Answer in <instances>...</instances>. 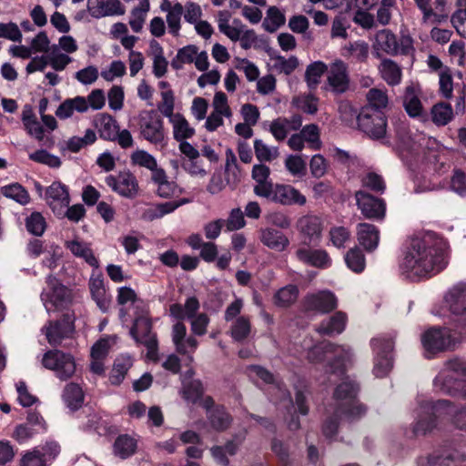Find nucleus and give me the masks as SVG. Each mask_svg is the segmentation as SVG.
<instances>
[{"label": "nucleus", "mask_w": 466, "mask_h": 466, "mask_svg": "<svg viewBox=\"0 0 466 466\" xmlns=\"http://www.w3.org/2000/svg\"><path fill=\"white\" fill-rule=\"evenodd\" d=\"M445 252V241L432 231L411 238L400 262V276L417 282L440 273L447 266Z\"/></svg>", "instance_id": "f257e3e1"}, {"label": "nucleus", "mask_w": 466, "mask_h": 466, "mask_svg": "<svg viewBox=\"0 0 466 466\" xmlns=\"http://www.w3.org/2000/svg\"><path fill=\"white\" fill-rule=\"evenodd\" d=\"M339 349L335 343L329 340H323L315 344L308 352V358L310 362L322 363L329 359V356L335 354Z\"/></svg>", "instance_id": "2f4dec72"}, {"label": "nucleus", "mask_w": 466, "mask_h": 466, "mask_svg": "<svg viewBox=\"0 0 466 466\" xmlns=\"http://www.w3.org/2000/svg\"><path fill=\"white\" fill-rule=\"evenodd\" d=\"M312 245H299L295 251L296 258L302 264L319 269H325L331 266L332 259L327 250L313 248Z\"/></svg>", "instance_id": "2eb2a0df"}, {"label": "nucleus", "mask_w": 466, "mask_h": 466, "mask_svg": "<svg viewBox=\"0 0 466 466\" xmlns=\"http://www.w3.org/2000/svg\"><path fill=\"white\" fill-rule=\"evenodd\" d=\"M357 123L359 129L372 139L384 137L387 130V117L384 112H376L370 107H361Z\"/></svg>", "instance_id": "9b49d317"}, {"label": "nucleus", "mask_w": 466, "mask_h": 466, "mask_svg": "<svg viewBox=\"0 0 466 466\" xmlns=\"http://www.w3.org/2000/svg\"><path fill=\"white\" fill-rule=\"evenodd\" d=\"M96 140V132L92 129H86L84 137H72L66 142V148L72 153L79 152L83 147L92 145Z\"/></svg>", "instance_id": "37998d69"}, {"label": "nucleus", "mask_w": 466, "mask_h": 466, "mask_svg": "<svg viewBox=\"0 0 466 466\" xmlns=\"http://www.w3.org/2000/svg\"><path fill=\"white\" fill-rule=\"evenodd\" d=\"M421 345L426 359H433L439 353L451 350L456 343L449 328L433 326L421 334Z\"/></svg>", "instance_id": "0eeeda50"}, {"label": "nucleus", "mask_w": 466, "mask_h": 466, "mask_svg": "<svg viewBox=\"0 0 466 466\" xmlns=\"http://www.w3.org/2000/svg\"><path fill=\"white\" fill-rule=\"evenodd\" d=\"M299 233L304 237L299 245L318 246L322 235L321 219L317 216H306L299 221Z\"/></svg>", "instance_id": "6ab92c4d"}, {"label": "nucleus", "mask_w": 466, "mask_h": 466, "mask_svg": "<svg viewBox=\"0 0 466 466\" xmlns=\"http://www.w3.org/2000/svg\"><path fill=\"white\" fill-rule=\"evenodd\" d=\"M450 373H440L434 379V386L448 395L466 399V380L458 376H466V361L461 359L447 362Z\"/></svg>", "instance_id": "7ed1b4c3"}, {"label": "nucleus", "mask_w": 466, "mask_h": 466, "mask_svg": "<svg viewBox=\"0 0 466 466\" xmlns=\"http://www.w3.org/2000/svg\"><path fill=\"white\" fill-rule=\"evenodd\" d=\"M46 288L41 293V299L47 311L66 309L72 305L73 291L60 279L50 274L46 278Z\"/></svg>", "instance_id": "39448f33"}, {"label": "nucleus", "mask_w": 466, "mask_h": 466, "mask_svg": "<svg viewBox=\"0 0 466 466\" xmlns=\"http://www.w3.org/2000/svg\"><path fill=\"white\" fill-rule=\"evenodd\" d=\"M360 390V384L347 377L335 388L333 398L340 402H352L358 400Z\"/></svg>", "instance_id": "c756f323"}, {"label": "nucleus", "mask_w": 466, "mask_h": 466, "mask_svg": "<svg viewBox=\"0 0 466 466\" xmlns=\"http://www.w3.org/2000/svg\"><path fill=\"white\" fill-rule=\"evenodd\" d=\"M333 357L328 362V370L331 374L344 375L346 372V358L344 353L332 354Z\"/></svg>", "instance_id": "69168bd1"}, {"label": "nucleus", "mask_w": 466, "mask_h": 466, "mask_svg": "<svg viewBox=\"0 0 466 466\" xmlns=\"http://www.w3.org/2000/svg\"><path fill=\"white\" fill-rule=\"evenodd\" d=\"M450 189L461 197H466V172L454 168L450 181Z\"/></svg>", "instance_id": "3c124183"}, {"label": "nucleus", "mask_w": 466, "mask_h": 466, "mask_svg": "<svg viewBox=\"0 0 466 466\" xmlns=\"http://www.w3.org/2000/svg\"><path fill=\"white\" fill-rule=\"evenodd\" d=\"M328 84L332 91L342 94L350 88L348 66L342 60H336L330 65L328 74Z\"/></svg>", "instance_id": "aec40b11"}, {"label": "nucleus", "mask_w": 466, "mask_h": 466, "mask_svg": "<svg viewBox=\"0 0 466 466\" xmlns=\"http://www.w3.org/2000/svg\"><path fill=\"white\" fill-rule=\"evenodd\" d=\"M348 317L342 311H337L332 316L320 321L316 331L323 336L341 334L347 324Z\"/></svg>", "instance_id": "b1692460"}, {"label": "nucleus", "mask_w": 466, "mask_h": 466, "mask_svg": "<svg viewBox=\"0 0 466 466\" xmlns=\"http://www.w3.org/2000/svg\"><path fill=\"white\" fill-rule=\"evenodd\" d=\"M345 263L347 267L355 273H361L366 267V258L362 250L358 248H350L345 257Z\"/></svg>", "instance_id": "ea45409f"}, {"label": "nucleus", "mask_w": 466, "mask_h": 466, "mask_svg": "<svg viewBox=\"0 0 466 466\" xmlns=\"http://www.w3.org/2000/svg\"><path fill=\"white\" fill-rule=\"evenodd\" d=\"M452 315L455 330L460 335H466V283H459L451 288L445 296Z\"/></svg>", "instance_id": "1a4fd4ad"}, {"label": "nucleus", "mask_w": 466, "mask_h": 466, "mask_svg": "<svg viewBox=\"0 0 466 466\" xmlns=\"http://www.w3.org/2000/svg\"><path fill=\"white\" fill-rule=\"evenodd\" d=\"M25 224L28 233L35 237L43 236L47 228L45 217L38 211H33L26 217Z\"/></svg>", "instance_id": "79ce46f5"}, {"label": "nucleus", "mask_w": 466, "mask_h": 466, "mask_svg": "<svg viewBox=\"0 0 466 466\" xmlns=\"http://www.w3.org/2000/svg\"><path fill=\"white\" fill-rule=\"evenodd\" d=\"M367 101L368 104L363 107H370L376 112H383L388 105V96L383 91L371 88L367 94Z\"/></svg>", "instance_id": "c03bdc74"}, {"label": "nucleus", "mask_w": 466, "mask_h": 466, "mask_svg": "<svg viewBox=\"0 0 466 466\" xmlns=\"http://www.w3.org/2000/svg\"><path fill=\"white\" fill-rule=\"evenodd\" d=\"M355 198L362 215L367 218L380 219L384 217L386 204L383 199L376 198L363 190L355 193Z\"/></svg>", "instance_id": "f3484780"}, {"label": "nucleus", "mask_w": 466, "mask_h": 466, "mask_svg": "<svg viewBox=\"0 0 466 466\" xmlns=\"http://www.w3.org/2000/svg\"><path fill=\"white\" fill-rule=\"evenodd\" d=\"M225 226L228 231H236L246 226L244 214L240 208H233L228 219L225 221Z\"/></svg>", "instance_id": "052dcab7"}, {"label": "nucleus", "mask_w": 466, "mask_h": 466, "mask_svg": "<svg viewBox=\"0 0 466 466\" xmlns=\"http://www.w3.org/2000/svg\"><path fill=\"white\" fill-rule=\"evenodd\" d=\"M130 365L123 360H116L109 374V381L112 385L118 386L124 380Z\"/></svg>", "instance_id": "864d4df0"}, {"label": "nucleus", "mask_w": 466, "mask_h": 466, "mask_svg": "<svg viewBox=\"0 0 466 466\" xmlns=\"http://www.w3.org/2000/svg\"><path fill=\"white\" fill-rule=\"evenodd\" d=\"M327 159L320 154L314 155L309 162V169L312 177L316 178L322 177L328 171Z\"/></svg>", "instance_id": "13d9d810"}, {"label": "nucleus", "mask_w": 466, "mask_h": 466, "mask_svg": "<svg viewBox=\"0 0 466 466\" xmlns=\"http://www.w3.org/2000/svg\"><path fill=\"white\" fill-rule=\"evenodd\" d=\"M0 37L14 42H21L22 33L18 25L14 22L0 23Z\"/></svg>", "instance_id": "680f3d73"}, {"label": "nucleus", "mask_w": 466, "mask_h": 466, "mask_svg": "<svg viewBox=\"0 0 466 466\" xmlns=\"http://www.w3.org/2000/svg\"><path fill=\"white\" fill-rule=\"evenodd\" d=\"M457 439H444L426 456L417 458V466H453L457 461H464Z\"/></svg>", "instance_id": "20e7f679"}, {"label": "nucleus", "mask_w": 466, "mask_h": 466, "mask_svg": "<svg viewBox=\"0 0 466 466\" xmlns=\"http://www.w3.org/2000/svg\"><path fill=\"white\" fill-rule=\"evenodd\" d=\"M403 105L407 114L410 117H416L421 115L422 104L418 96L415 94V88L413 86H409L406 87Z\"/></svg>", "instance_id": "4c0bfd02"}, {"label": "nucleus", "mask_w": 466, "mask_h": 466, "mask_svg": "<svg viewBox=\"0 0 466 466\" xmlns=\"http://www.w3.org/2000/svg\"><path fill=\"white\" fill-rule=\"evenodd\" d=\"M66 247L74 256L83 258L89 266L95 268L99 267L98 259L95 256L93 250L86 244L78 240H71L66 242Z\"/></svg>", "instance_id": "f704fd0d"}, {"label": "nucleus", "mask_w": 466, "mask_h": 466, "mask_svg": "<svg viewBox=\"0 0 466 466\" xmlns=\"http://www.w3.org/2000/svg\"><path fill=\"white\" fill-rule=\"evenodd\" d=\"M340 420L341 418L339 417L336 410L331 415L328 416L324 420L321 427V431L326 439L333 440L335 438L339 431Z\"/></svg>", "instance_id": "603ef678"}, {"label": "nucleus", "mask_w": 466, "mask_h": 466, "mask_svg": "<svg viewBox=\"0 0 466 466\" xmlns=\"http://www.w3.org/2000/svg\"><path fill=\"white\" fill-rule=\"evenodd\" d=\"M42 365L47 370L56 371V377L62 380H68L76 371L74 357L56 349L49 350L44 354Z\"/></svg>", "instance_id": "f8f14e48"}, {"label": "nucleus", "mask_w": 466, "mask_h": 466, "mask_svg": "<svg viewBox=\"0 0 466 466\" xmlns=\"http://www.w3.org/2000/svg\"><path fill=\"white\" fill-rule=\"evenodd\" d=\"M394 345V336L391 334H381L371 339L370 347L375 354L373 373L377 378H384L391 370Z\"/></svg>", "instance_id": "423d86ee"}, {"label": "nucleus", "mask_w": 466, "mask_h": 466, "mask_svg": "<svg viewBox=\"0 0 466 466\" xmlns=\"http://www.w3.org/2000/svg\"><path fill=\"white\" fill-rule=\"evenodd\" d=\"M1 193L7 198H11L21 205H26L30 201L28 191L19 183H12L1 187Z\"/></svg>", "instance_id": "58836bf2"}, {"label": "nucleus", "mask_w": 466, "mask_h": 466, "mask_svg": "<svg viewBox=\"0 0 466 466\" xmlns=\"http://www.w3.org/2000/svg\"><path fill=\"white\" fill-rule=\"evenodd\" d=\"M305 313L328 314L338 307L336 295L328 289L307 294L301 303Z\"/></svg>", "instance_id": "4468645a"}, {"label": "nucleus", "mask_w": 466, "mask_h": 466, "mask_svg": "<svg viewBox=\"0 0 466 466\" xmlns=\"http://www.w3.org/2000/svg\"><path fill=\"white\" fill-rule=\"evenodd\" d=\"M45 199L56 216H62L63 208L70 203L68 187L60 181H55L46 188Z\"/></svg>", "instance_id": "a211bd4d"}, {"label": "nucleus", "mask_w": 466, "mask_h": 466, "mask_svg": "<svg viewBox=\"0 0 466 466\" xmlns=\"http://www.w3.org/2000/svg\"><path fill=\"white\" fill-rule=\"evenodd\" d=\"M207 419L210 427L218 432L227 431L233 421V417L222 404L217 405L213 410L208 412Z\"/></svg>", "instance_id": "bb28decb"}, {"label": "nucleus", "mask_w": 466, "mask_h": 466, "mask_svg": "<svg viewBox=\"0 0 466 466\" xmlns=\"http://www.w3.org/2000/svg\"><path fill=\"white\" fill-rule=\"evenodd\" d=\"M339 417H343L348 422L360 420L367 412V406L359 400L352 402H339L335 408Z\"/></svg>", "instance_id": "a878e982"}, {"label": "nucleus", "mask_w": 466, "mask_h": 466, "mask_svg": "<svg viewBox=\"0 0 466 466\" xmlns=\"http://www.w3.org/2000/svg\"><path fill=\"white\" fill-rule=\"evenodd\" d=\"M137 450V441L129 434L118 435L113 443V453L121 460L132 457Z\"/></svg>", "instance_id": "cd10ccee"}, {"label": "nucleus", "mask_w": 466, "mask_h": 466, "mask_svg": "<svg viewBox=\"0 0 466 466\" xmlns=\"http://www.w3.org/2000/svg\"><path fill=\"white\" fill-rule=\"evenodd\" d=\"M152 322L148 318L142 315L135 317L129 334L137 345H144L147 350V357L149 360H157L158 354V339L156 333L152 331Z\"/></svg>", "instance_id": "6e6552de"}, {"label": "nucleus", "mask_w": 466, "mask_h": 466, "mask_svg": "<svg viewBox=\"0 0 466 466\" xmlns=\"http://www.w3.org/2000/svg\"><path fill=\"white\" fill-rule=\"evenodd\" d=\"M374 48L388 55L394 56L399 52V42L396 35L389 29H382L375 35Z\"/></svg>", "instance_id": "c85d7f7f"}, {"label": "nucleus", "mask_w": 466, "mask_h": 466, "mask_svg": "<svg viewBox=\"0 0 466 466\" xmlns=\"http://www.w3.org/2000/svg\"><path fill=\"white\" fill-rule=\"evenodd\" d=\"M268 18L270 24L268 23V19H265L262 25L264 29L268 33H274L282 26L286 22V17L279 9L276 6H270L267 11Z\"/></svg>", "instance_id": "49530a36"}, {"label": "nucleus", "mask_w": 466, "mask_h": 466, "mask_svg": "<svg viewBox=\"0 0 466 466\" xmlns=\"http://www.w3.org/2000/svg\"><path fill=\"white\" fill-rule=\"evenodd\" d=\"M451 417L456 428L466 431V406L456 410L455 405L448 400L437 401L425 400L420 404L417 421L413 427L415 435H425L437 425L438 419Z\"/></svg>", "instance_id": "f03ea898"}, {"label": "nucleus", "mask_w": 466, "mask_h": 466, "mask_svg": "<svg viewBox=\"0 0 466 466\" xmlns=\"http://www.w3.org/2000/svg\"><path fill=\"white\" fill-rule=\"evenodd\" d=\"M286 168L292 175H305L306 163L300 156H289L285 160Z\"/></svg>", "instance_id": "338daca9"}, {"label": "nucleus", "mask_w": 466, "mask_h": 466, "mask_svg": "<svg viewBox=\"0 0 466 466\" xmlns=\"http://www.w3.org/2000/svg\"><path fill=\"white\" fill-rule=\"evenodd\" d=\"M299 290L295 284H289L280 288L273 296V303L283 309L292 306L298 299Z\"/></svg>", "instance_id": "473e14b6"}, {"label": "nucleus", "mask_w": 466, "mask_h": 466, "mask_svg": "<svg viewBox=\"0 0 466 466\" xmlns=\"http://www.w3.org/2000/svg\"><path fill=\"white\" fill-rule=\"evenodd\" d=\"M431 121L438 127L449 124L453 118V110L450 104L440 102L434 105L431 110Z\"/></svg>", "instance_id": "e433bc0d"}, {"label": "nucleus", "mask_w": 466, "mask_h": 466, "mask_svg": "<svg viewBox=\"0 0 466 466\" xmlns=\"http://www.w3.org/2000/svg\"><path fill=\"white\" fill-rule=\"evenodd\" d=\"M271 451L278 457L279 461L287 466L289 463V446L282 441L274 438L271 441Z\"/></svg>", "instance_id": "e2e57ef3"}, {"label": "nucleus", "mask_w": 466, "mask_h": 466, "mask_svg": "<svg viewBox=\"0 0 466 466\" xmlns=\"http://www.w3.org/2000/svg\"><path fill=\"white\" fill-rule=\"evenodd\" d=\"M45 458L39 453L38 448L34 449L32 451L26 452L22 460L21 466H46Z\"/></svg>", "instance_id": "774afa93"}, {"label": "nucleus", "mask_w": 466, "mask_h": 466, "mask_svg": "<svg viewBox=\"0 0 466 466\" xmlns=\"http://www.w3.org/2000/svg\"><path fill=\"white\" fill-rule=\"evenodd\" d=\"M183 11V5L177 2L173 5L172 10H169L167 15V23L169 28V33L174 36L178 35L181 28L180 20Z\"/></svg>", "instance_id": "de8ad7c7"}, {"label": "nucleus", "mask_w": 466, "mask_h": 466, "mask_svg": "<svg viewBox=\"0 0 466 466\" xmlns=\"http://www.w3.org/2000/svg\"><path fill=\"white\" fill-rule=\"evenodd\" d=\"M132 161L135 164L147 167L149 170H156L157 167L156 158L144 150H138L133 153Z\"/></svg>", "instance_id": "0e129e2a"}, {"label": "nucleus", "mask_w": 466, "mask_h": 466, "mask_svg": "<svg viewBox=\"0 0 466 466\" xmlns=\"http://www.w3.org/2000/svg\"><path fill=\"white\" fill-rule=\"evenodd\" d=\"M204 387L199 380H193L184 387V398L187 400L197 403L202 399Z\"/></svg>", "instance_id": "5fc2aeb1"}, {"label": "nucleus", "mask_w": 466, "mask_h": 466, "mask_svg": "<svg viewBox=\"0 0 466 466\" xmlns=\"http://www.w3.org/2000/svg\"><path fill=\"white\" fill-rule=\"evenodd\" d=\"M358 241L367 250H375L380 241V230L372 224L360 223L358 226Z\"/></svg>", "instance_id": "393cba45"}, {"label": "nucleus", "mask_w": 466, "mask_h": 466, "mask_svg": "<svg viewBox=\"0 0 466 466\" xmlns=\"http://www.w3.org/2000/svg\"><path fill=\"white\" fill-rule=\"evenodd\" d=\"M186 335L187 328L182 321H177L173 325L172 340L176 347L177 352L181 355H185L187 353V349L185 347Z\"/></svg>", "instance_id": "8fccbe9b"}, {"label": "nucleus", "mask_w": 466, "mask_h": 466, "mask_svg": "<svg viewBox=\"0 0 466 466\" xmlns=\"http://www.w3.org/2000/svg\"><path fill=\"white\" fill-rule=\"evenodd\" d=\"M259 239L264 246L278 252L286 250L290 243L282 231L269 227L260 230Z\"/></svg>", "instance_id": "4be33fe9"}, {"label": "nucleus", "mask_w": 466, "mask_h": 466, "mask_svg": "<svg viewBox=\"0 0 466 466\" xmlns=\"http://www.w3.org/2000/svg\"><path fill=\"white\" fill-rule=\"evenodd\" d=\"M251 325L248 318L238 317L231 327V337L234 340L241 342L250 334Z\"/></svg>", "instance_id": "a18cd8bd"}, {"label": "nucleus", "mask_w": 466, "mask_h": 466, "mask_svg": "<svg viewBox=\"0 0 466 466\" xmlns=\"http://www.w3.org/2000/svg\"><path fill=\"white\" fill-rule=\"evenodd\" d=\"M106 183L114 192L127 198H134L139 190L138 182L130 171L120 172L117 176L109 175Z\"/></svg>", "instance_id": "dca6fc26"}, {"label": "nucleus", "mask_w": 466, "mask_h": 466, "mask_svg": "<svg viewBox=\"0 0 466 466\" xmlns=\"http://www.w3.org/2000/svg\"><path fill=\"white\" fill-rule=\"evenodd\" d=\"M72 59L69 56L62 53H58L57 46L54 45L52 47V53L49 56V64L56 71L64 70L66 66L71 63Z\"/></svg>", "instance_id": "bf43d9fd"}, {"label": "nucleus", "mask_w": 466, "mask_h": 466, "mask_svg": "<svg viewBox=\"0 0 466 466\" xmlns=\"http://www.w3.org/2000/svg\"><path fill=\"white\" fill-rule=\"evenodd\" d=\"M383 79L390 86H396L400 83L401 70L397 63L392 60H386L383 63L382 70Z\"/></svg>", "instance_id": "09e8293b"}, {"label": "nucleus", "mask_w": 466, "mask_h": 466, "mask_svg": "<svg viewBox=\"0 0 466 466\" xmlns=\"http://www.w3.org/2000/svg\"><path fill=\"white\" fill-rule=\"evenodd\" d=\"M170 122L173 124V137L176 141L181 143L195 135V129L189 126L183 115L176 114Z\"/></svg>", "instance_id": "c9c22d12"}, {"label": "nucleus", "mask_w": 466, "mask_h": 466, "mask_svg": "<svg viewBox=\"0 0 466 466\" xmlns=\"http://www.w3.org/2000/svg\"><path fill=\"white\" fill-rule=\"evenodd\" d=\"M96 6L93 5L92 0H88L87 7L90 15L95 18L110 15H122L125 14V7L119 0L96 1Z\"/></svg>", "instance_id": "5701e85b"}, {"label": "nucleus", "mask_w": 466, "mask_h": 466, "mask_svg": "<svg viewBox=\"0 0 466 466\" xmlns=\"http://www.w3.org/2000/svg\"><path fill=\"white\" fill-rule=\"evenodd\" d=\"M292 103L307 114L313 115L318 111V98L312 94L302 97H294Z\"/></svg>", "instance_id": "6e6d98bb"}, {"label": "nucleus", "mask_w": 466, "mask_h": 466, "mask_svg": "<svg viewBox=\"0 0 466 466\" xmlns=\"http://www.w3.org/2000/svg\"><path fill=\"white\" fill-rule=\"evenodd\" d=\"M75 331V317L71 313H64L60 319L49 320L43 328V332L46 337L47 342L52 347L61 345L65 339L70 338Z\"/></svg>", "instance_id": "ddd939ff"}, {"label": "nucleus", "mask_w": 466, "mask_h": 466, "mask_svg": "<svg viewBox=\"0 0 466 466\" xmlns=\"http://www.w3.org/2000/svg\"><path fill=\"white\" fill-rule=\"evenodd\" d=\"M141 137L153 145L167 146L164 121L154 109L145 111L139 117Z\"/></svg>", "instance_id": "9d476101"}, {"label": "nucleus", "mask_w": 466, "mask_h": 466, "mask_svg": "<svg viewBox=\"0 0 466 466\" xmlns=\"http://www.w3.org/2000/svg\"><path fill=\"white\" fill-rule=\"evenodd\" d=\"M306 197L292 186L275 184V193L272 202L283 206H303L306 204Z\"/></svg>", "instance_id": "412c9836"}, {"label": "nucleus", "mask_w": 466, "mask_h": 466, "mask_svg": "<svg viewBox=\"0 0 466 466\" xmlns=\"http://www.w3.org/2000/svg\"><path fill=\"white\" fill-rule=\"evenodd\" d=\"M84 399L83 390L78 384L70 382L65 387L63 400L72 411H76L82 407Z\"/></svg>", "instance_id": "72a5a7b5"}, {"label": "nucleus", "mask_w": 466, "mask_h": 466, "mask_svg": "<svg viewBox=\"0 0 466 466\" xmlns=\"http://www.w3.org/2000/svg\"><path fill=\"white\" fill-rule=\"evenodd\" d=\"M328 71L327 65L322 61L309 64L305 72V80L310 89L316 88L320 82L321 76Z\"/></svg>", "instance_id": "a19ab883"}, {"label": "nucleus", "mask_w": 466, "mask_h": 466, "mask_svg": "<svg viewBox=\"0 0 466 466\" xmlns=\"http://www.w3.org/2000/svg\"><path fill=\"white\" fill-rule=\"evenodd\" d=\"M162 102L158 104L157 109L161 112V114L167 117L171 118L174 117V106H175V97L172 90L163 91L161 93Z\"/></svg>", "instance_id": "4d7b16f0"}, {"label": "nucleus", "mask_w": 466, "mask_h": 466, "mask_svg": "<svg viewBox=\"0 0 466 466\" xmlns=\"http://www.w3.org/2000/svg\"><path fill=\"white\" fill-rule=\"evenodd\" d=\"M95 123L102 139L116 141V134L119 130V125L112 116L106 113L101 114L96 118Z\"/></svg>", "instance_id": "7c9ffc66"}]
</instances>
